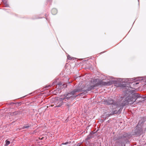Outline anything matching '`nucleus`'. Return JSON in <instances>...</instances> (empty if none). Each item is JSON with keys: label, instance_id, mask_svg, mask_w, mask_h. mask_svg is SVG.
<instances>
[{"label": "nucleus", "instance_id": "16", "mask_svg": "<svg viewBox=\"0 0 146 146\" xmlns=\"http://www.w3.org/2000/svg\"><path fill=\"white\" fill-rule=\"evenodd\" d=\"M6 144L5 145V146H8V145L10 143V141L7 139L5 141Z\"/></svg>", "mask_w": 146, "mask_h": 146}, {"label": "nucleus", "instance_id": "22", "mask_svg": "<svg viewBox=\"0 0 146 146\" xmlns=\"http://www.w3.org/2000/svg\"><path fill=\"white\" fill-rule=\"evenodd\" d=\"M67 86V85L66 84H64V85H63V86H62V88H66V87Z\"/></svg>", "mask_w": 146, "mask_h": 146}, {"label": "nucleus", "instance_id": "23", "mask_svg": "<svg viewBox=\"0 0 146 146\" xmlns=\"http://www.w3.org/2000/svg\"><path fill=\"white\" fill-rule=\"evenodd\" d=\"M128 92H130V93H131V94L132 93H133V90H130L129 89V90L128 91Z\"/></svg>", "mask_w": 146, "mask_h": 146}, {"label": "nucleus", "instance_id": "20", "mask_svg": "<svg viewBox=\"0 0 146 146\" xmlns=\"http://www.w3.org/2000/svg\"><path fill=\"white\" fill-rule=\"evenodd\" d=\"M138 84V83H137L136 82H132L131 83V85H133L135 86V85L137 84Z\"/></svg>", "mask_w": 146, "mask_h": 146}, {"label": "nucleus", "instance_id": "30", "mask_svg": "<svg viewBox=\"0 0 146 146\" xmlns=\"http://www.w3.org/2000/svg\"><path fill=\"white\" fill-rule=\"evenodd\" d=\"M25 97V96H24L23 97Z\"/></svg>", "mask_w": 146, "mask_h": 146}, {"label": "nucleus", "instance_id": "13", "mask_svg": "<svg viewBox=\"0 0 146 146\" xmlns=\"http://www.w3.org/2000/svg\"><path fill=\"white\" fill-rule=\"evenodd\" d=\"M51 12L52 14L55 15L57 13V11L56 9L53 8L52 9Z\"/></svg>", "mask_w": 146, "mask_h": 146}, {"label": "nucleus", "instance_id": "15", "mask_svg": "<svg viewBox=\"0 0 146 146\" xmlns=\"http://www.w3.org/2000/svg\"><path fill=\"white\" fill-rule=\"evenodd\" d=\"M58 88L60 89H61V88H62V86L63 85H64V83H63L62 82H60L58 84Z\"/></svg>", "mask_w": 146, "mask_h": 146}, {"label": "nucleus", "instance_id": "25", "mask_svg": "<svg viewBox=\"0 0 146 146\" xmlns=\"http://www.w3.org/2000/svg\"><path fill=\"white\" fill-rule=\"evenodd\" d=\"M43 137H42V138H39V139L40 140H42L43 139Z\"/></svg>", "mask_w": 146, "mask_h": 146}, {"label": "nucleus", "instance_id": "14", "mask_svg": "<svg viewBox=\"0 0 146 146\" xmlns=\"http://www.w3.org/2000/svg\"><path fill=\"white\" fill-rule=\"evenodd\" d=\"M146 121V117H143L141 120L139 121V122L141 124H143Z\"/></svg>", "mask_w": 146, "mask_h": 146}, {"label": "nucleus", "instance_id": "24", "mask_svg": "<svg viewBox=\"0 0 146 146\" xmlns=\"http://www.w3.org/2000/svg\"><path fill=\"white\" fill-rule=\"evenodd\" d=\"M48 14H45V18H46V19L47 20V17H48Z\"/></svg>", "mask_w": 146, "mask_h": 146}, {"label": "nucleus", "instance_id": "1", "mask_svg": "<svg viewBox=\"0 0 146 146\" xmlns=\"http://www.w3.org/2000/svg\"><path fill=\"white\" fill-rule=\"evenodd\" d=\"M143 133V130L141 127L137 126L133 131L132 135L129 133L122 132L114 136L113 140L115 141L116 145H122L124 143L129 142V139L132 137V136H139Z\"/></svg>", "mask_w": 146, "mask_h": 146}, {"label": "nucleus", "instance_id": "8", "mask_svg": "<svg viewBox=\"0 0 146 146\" xmlns=\"http://www.w3.org/2000/svg\"><path fill=\"white\" fill-rule=\"evenodd\" d=\"M22 112L21 111H17L11 113L10 115L11 116L16 115H19Z\"/></svg>", "mask_w": 146, "mask_h": 146}, {"label": "nucleus", "instance_id": "7", "mask_svg": "<svg viewBox=\"0 0 146 146\" xmlns=\"http://www.w3.org/2000/svg\"><path fill=\"white\" fill-rule=\"evenodd\" d=\"M112 83V82H111L109 81L108 82H106L103 81L102 80L97 79V86L100 85L102 86L110 85Z\"/></svg>", "mask_w": 146, "mask_h": 146}, {"label": "nucleus", "instance_id": "29", "mask_svg": "<svg viewBox=\"0 0 146 146\" xmlns=\"http://www.w3.org/2000/svg\"><path fill=\"white\" fill-rule=\"evenodd\" d=\"M25 97V96H24L23 97Z\"/></svg>", "mask_w": 146, "mask_h": 146}, {"label": "nucleus", "instance_id": "31", "mask_svg": "<svg viewBox=\"0 0 146 146\" xmlns=\"http://www.w3.org/2000/svg\"><path fill=\"white\" fill-rule=\"evenodd\" d=\"M124 146H125V145H124Z\"/></svg>", "mask_w": 146, "mask_h": 146}, {"label": "nucleus", "instance_id": "4", "mask_svg": "<svg viewBox=\"0 0 146 146\" xmlns=\"http://www.w3.org/2000/svg\"><path fill=\"white\" fill-rule=\"evenodd\" d=\"M70 94L72 95L70 92L66 95H64L63 96H60L59 99L56 100L54 102V104L55 105V107H59L62 106L63 104V101L64 100L65 101H66L70 98L71 96H69Z\"/></svg>", "mask_w": 146, "mask_h": 146}, {"label": "nucleus", "instance_id": "18", "mask_svg": "<svg viewBox=\"0 0 146 146\" xmlns=\"http://www.w3.org/2000/svg\"><path fill=\"white\" fill-rule=\"evenodd\" d=\"M67 58L69 60H74V59H75L74 58L71 57L69 55H68L67 56Z\"/></svg>", "mask_w": 146, "mask_h": 146}, {"label": "nucleus", "instance_id": "2", "mask_svg": "<svg viewBox=\"0 0 146 146\" xmlns=\"http://www.w3.org/2000/svg\"><path fill=\"white\" fill-rule=\"evenodd\" d=\"M141 98V96L139 94L137 93L134 94H131V96L129 95L127 96L123 101L119 102L124 107L129 104H133L137 98Z\"/></svg>", "mask_w": 146, "mask_h": 146}, {"label": "nucleus", "instance_id": "26", "mask_svg": "<svg viewBox=\"0 0 146 146\" xmlns=\"http://www.w3.org/2000/svg\"><path fill=\"white\" fill-rule=\"evenodd\" d=\"M51 106H52H52H54V105L53 104V105L52 104L51 105Z\"/></svg>", "mask_w": 146, "mask_h": 146}, {"label": "nucleus", "instance_id": "11", "mask_svg": "<svg viewBox=\"0 0 146 146\" xmlns=\"http://www.w3.org/2000/svg\"><path fill=\"white\" fill-rule=\"evenodd\" d=\"M2 3L4 7H9V5L7 3V0H2Z\"/></svg>", "mask_w": 146, "mask_h": 146}, {"label": "nucleus", "instance_id": "9", "mask_svg": "<svg viewBox=\"0 0 146 146\" xmlns=\"http://www.w3.org/2000/svg\"><path fill=\"white\" fill-rule=\"evenodd\" d=\"M97 79H94L91 81V82L94 84L93 86L94 87L97 86Z\"/></svg>", "mask_w": 146, "mask_h": 146}, {"label": "nucleus", "instance_id": "27", "mask_svg": "<svg viewBox=\"0 0 146 146\" xmlns=\"http://www.w3.org/2000/svg\"><path fill=\"white\" fill-rule=\"evenodd\" d=\"M144 87H146V85H144Z\"/></svg>", "mask_w": 146, "mask_h": 146}, {"label": "nucleus", "instance_id": "21", "mask_svg": "<svg viewBox=\"0 0 146 146\" xmlns=\"http://www.w3.org/2000/svg\"><path fill=\"white\" fill-rule=\"evenodd\" d=\"M71 143L70 141L69 142H67L65 143H62V145H66L68 144H70Z\"/></svg>", "mask_w": 146, "mask_h": 146}, {"label": "nucleus", "instance_id": "19", "mask_svg": "<svg viewBox=\"0 0 146 146\" xmlns=\"http://www.w3.org/2000/svg\"><path fill=\"white\" fill-rule=\"evenodd\" d=\"M71 106V104L69 102L65 104V106L66 107H67L68 108H69V107H70Z\"/></svg>", "mask_w": 146, "mask_h": 146}, {"label": "nucleus", "instance_id": "10", "mask_svg": "<svg viewBox=\"0 0 146 146\" xmlns=\"http://www.w3.org/2000/svg\"><path fill=\"white\" fill-rule=\"evenodd\" d=\"M93 134L94 133H90V134L88 136L87 138L86 139V140L87 141H88L92 138H93L94 137V136H93Z\"/></svg>", "mask_w": 146, "mask_h": 146}, {"label": "nucleus", "instance_id": "12", "mask_svg": "<svg viewBox=\"0 0 146 146\" xmlns=\"http://www.w3.org/2000/svg\"><path fill=\"white\" fill-rule=\"evenodd\" d=\"M56 82L57 81L56 80H55L51 84L49 85L48 86H47L45 87L46 88L51 87L52 86H53L54 85H55Z\"/></svg>", "mask_w": 146, "mask_h": 146}, {"label": "nucleus", "instance_id": "5", "mask_svg": "<svg viewBox=\"0 0 146 146\" xmlns=\"http://www.w3.org/2000/svg\"><path fill=\"white\" fill-rule=\"evenodd\" d=\"M105 105H112V107H115V105L117 106V105L119 102H115L114 100L111 98H109L107 99L104 100L103 101Z\"/></svg>", "mask_w": 146, "mask_h": 146}, {"label": "nucleus", "instance_id": "6", "mask_svg": "<svg viewBox=\"0 0 146 146\" xmlns=\"http://www.w3.org/2000/svg\"><path fill=\"white\" fill-rule=\"evenodd\" d=\"M117 105V106L115 105V107H112L113 109L117 108L119 109L117 111V110L114 111H113V114H120L121 113V111L124 107L119 102Z\"/></svg>", "mask_w": 146, "mask_h": 146}, {"label": "nucleus", "instance_id": "17", "mask_svg": "<svg viewBox=\"0 0 146 146\" xmlns=\"http://www.w3.org/2000/svg\"><path fill=\"white\" fill-rule=\"evenodd\" d=\"M30 126H29L28 124H27L26 125H24V126L22 127V129H24L26 128H29L30 127Z\"/></svg>", "mask_w": 146, "mask_h": 146}, {"label": "nucleus", "instance_id": "28", "mask_svg": "<svg viewBox=\"0 0 146 146\" xmlns=\"http://www.w3.org/2000/svg\"><path fill=\"white\" fill-rule=\"evenodd\" d=\"M48 1H50L51 0H47Z\"/></svg>", "mask_w": 146, "mask_h": 146}, {"label": "nucleus", "instance_id": "3", "mask_svg": "<svg viewBox=\"0 0 146 146\" xmlns=\"http://www.w3.org/2000/svg\"><path fill=\"white\" fill-rule=\"evenodd\" d=\"M86 86L84 85L80 86H77L70 93L72 95H74L80 92L83 91V93L86 94L87 93V92L94 90L95 89L94 86L93 85L90 86L86 89Z\"/></svg>", "mask_w": 146, "mask_h": 146}]
</instances>
